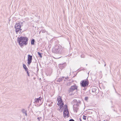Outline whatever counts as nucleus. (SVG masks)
Segmentation results:
<instances>
[{
	"mask_svg": "<svg viewBox=\"0 0 121 121\" xmlns=\"http://www.w3.org/2000/svg\"><path fill=\"white\" fill-rule=\"evenodd\" d=\"M17 42L21 47L23 46L24 45H26L28 43V39L26 37L21 36L18 37Z\"/></svg>",
	"mask_w": 121,
	"mask_h": 121,
	"instance_id": "obj_1",
	"label": "nucleus"
},
{
	"mask_svg": "<svg viewBox=\"0 0 121 121\" xmlns=\"http://www.w3.org/2000/svg\"><path fill=\"white\" fill-rule=\"evenodd\" d=\"M73 102L74 103L73 106V111L76 112H77L79 108L78 107L81 104V101L79 99L77 98L73 99L72 102Z\"/></svg>",
	"mask_w": 121,
	"mask_h": 121,
	"instance_id": "obj_2",
	"label": "nucleus"
},
{
	"mask_svg": "<svg viewBox=\"0 0 121 121\" xmlns=\"http://www.w3.org/2000/svg\"><path fill=\"white\" fill-rule=\"evenodd\" d=\"M53 52L56 54H62L63 53V50L62 48V46L60 45L55 46L54 48L52 49Z\"/></svg>",
	"mask_w": 121,
	"mask_h": 121,
	"instance_id": "obj_3",
	"label": "nucleus"
},
{
	"mask_svg": "<svg viewBox=\"0 0 121 121\" xmlns=\"http://www.w3.org/2000/svg\"><path fill=\"white\" fill-rule=\"evenodd\" d=\"M88 80L87 79L82 81L80 82V85L82 87L85 88L87 87L89 84Z\"/></svg>",
	"mask_w": 121,
	"mask_h": 121,
	"instance_id": "obj_4",
	"label": "nucleus"
},
{
	"mask_svg": "<svg viewBox=\"0 0 121 121\" xmlns=\"http://www.w3.org/2000/svg\"><path fill=\"white\" fill-rule=\"evenodd\" d=\"M77 88L78 86L75 84L71 86L68 90V93H70L71 92H72L75 90H77Z\"/></svg>",
	"mask_w": 121,
	"mask_h": 121,
	"instance_id": "obj_5",
	"label": "nucleus"
},
{
	"mask_svg": "<svg viewBox=\"0 0 121 121\" xmlns=\"http://www.w3.org/2000/svg\"><path fill=\"white\" fill-rule=\"evenodd\" d=\"M42 98L41 97H40L38 98H35V103L39 105H41L43 103V101H42Z\"/></svg>",
	"mask_w": 121,
	"mask_h": 121,
	"instance_id": "obj_6",
	"label": "nucleus"
},
{
	"mask_svg": "<svg viewBox=\"0 0 121 121\" xmlns=\"http://www.w3.org/2000/svg\"><path fill=\"white\" fill-rule=\"evenodd\" d=\"M63 114L64 117L65 118L69 117V110H64L63 111Z\"/></svg>",
	"mask_w": 121,
	"mask_h": 121,
	"instance_id": "obj_7",
	"label": "nucleus"
},
{
	"mask_svg": "<svg viewBox=\"0 0 121 121\" xmlns=\"http://www.w3.org/2000/svg\"><path fill=\"white\" fill-rule=\"evenodd\" d=\"M32 59V56L30 55V54H28V55L27 64L29 65L31 63Z\"/></svg>",
	"mask_w": 121,
	"mask_h": 121,
	"instance_id": "obj_8",
	"label": "nucleus"
},
{
	"mask_svg": "<svg viewBox=\"0 0 121 121\" xmlns=\"http://www.w3.org/2000/svg\"><path fill=\"white\" fill-rule=\"evenodd\" d=\"M98 90L99 89L98 88L96 87H93L92 89V92L95 93V95L97 94V93H98Z\"/></svg>",
	"mask_w": 121,
	"mask_h": 121,
	"instance_id": "obj_9",
	"label": "nucleus"
},
{
	"mask_svg": "<svg viewBox=\"0 0 121 121\" xmlns=\"http://www.w3.org/2000/svg\"><path fill=\"white\" fill-rule=\"evenodd\" d=\"M66 65V63H64L63 64H59L58 67L59 68L62 69L64 68Z\"/></svg>",
	"mask_w": 121,
	"mask_h": 121,
	"instance_id": "obj_10",
	"label": "nucleus"
},
{
	"mask_svg": "<svg viewBox=\"0 0 121 121\" xmlns=\"http://www.w3.org/2000/svg\"><path fill=\"white\" fill-rule=\"evenodd\" d=\"M57 100L58 102L57 104L58 106H59V105L62 102V99L61 97L60 96L58 97L57 99Z\"/></svg>",
	"mask_w": 121,
	"mask_h": 121,
	"instance_id": "obj_11",
	"label": "nucleus"
},
{
	"mask_svg": "<svg viewBox=\"0 0 121 121\" xmlns=\"http://www.w3.org/2000/svg\"><path fill=\"white\" fill-rule=\"evenodd\" d=\"M22 112L23 114H25V115L26 116H27V114L26 112L27 111L26 110H25V109H23L22 110Z\"/></svg>",
	"mask_w": 121,
	"mask_h": 121,
	"instance_id": "obj_12",
	"label": "nucleus"
},
{
	"mask_svg": "<svg viewBox=\"0 0 121 121\" xmlns=\"http://www.w3.org/2000/svg\"><path fill=\"white\" fill-rule=\"evenodd\" d=\"M22 26V25H21V24L18 25L16 26V25H15L14 28H21V27Z\"/></svg>",
	"mask_w": 121,
	"mask_h": 121,
	"instance_id": "obj_13",
	"label": "nucleus"
},
{
	"mask_svg": "<svg viewBox=\"0 0 121 121\" xmlns=\"http://www.w3.org/2000/svg\"><path fill=\"white\" fill-rule=\"evenodd\" d=\"M64 78V77H63L61 78H59L58 79L57 81L59 82H61L63 79V78Z\"/></svg>",
	"mask_w": 121,
	"mask_h": 121,
	"instance_id": "obj_14",
	"label": "nucleus"
},
{
	"mask_svg": "<svg viewBox=\"0 0 121 121\" xmlns=\"http://www.w3.org/2000/svg\"><path fill=\"white\" fill-rule=\"evenodd\" d=\"M35 40L34 39H32L31 40V45H34V44Z\"/></svg>",
	"mask_w": 121,
	"mask_h": 121,
	"instance_id": "obj_15",
	"label": "nucleus"
},
{
	"mask_svg": "<svg viewBox=\"0 0 121 121\" xmlns=\"http://www.w3.org/2000/svg\"><path fill=\"white\" fill-rule=\"evenodd\" d=\"M38 55H39V56L40 57V58H42V53H40L39 52H37Z\"/></svg>",
	"mask_w": 121,
	"mask_h": 121,
	"instance_id": "obj_16",
	"label": "nucleus"
},
{
	"mask_svg": "<svg viewBox=\"0 0 121 121\" xmlns=\"http://www.w3.org/2000/svg\"><path fill=\"white\" fill-rule=\"evenodd\" d=\"M19 28H15V31L16 33L17 34L18 33V32L19 31Z\"/></svg>",
	"mask_w": 121,
	"mask_h": 121,
	"instance_id": "obj_17",
	"label": "nucleus"
},
{
	"mask_svg": "<svg viewBox=\"0 0 121 121\" xmlns=\"http://www.w3.org/2000/svg\"><path fill=\"white\" fill-rule=\"evenodd\" d=\"M65 108H64V110H68V106L66 104H65Z\"/></svg>",
	"mask_w": 121,
	"mask_h": 121,
	"instance_id": "obj_18",
	"label": "nucleus"
},
{
	"mask_svg": "<svg viewBox=\"0 0 121 121\" xmlns=\"http://www.w3.org/2000/svg\"><path fill=\"white\" fill-rule=\"evenodd\" d=\"M58 110H59V111L60 112H62L64 110V108L63 107L62 108H61V109H59V108H58L57 109Z\"/></svg>",
	"mask_w": 121,
	"mask_h": 121,
	"instance_id": "obj_19",
	"label": "nucleus"
},
{
	"mask_svg": "<svg viewBox=\"0 0 121 121\" xmlns=\"http://www.w3.org/2000/svg\"><path fill=\"white\" fill-rule=\"evenodd\" d=\"M19 34L20 33H22V32H23V31H22V29L21 28H19Z\"/></svg>",
	"mask_w": 121,
	"mask_h": 121,
	"instance_id": "obj_20",
	"label": "nucleus"
},
{
	"mask_svg": "<svg viewBox=\"0 0 121 121\" xmlns=\"http://www.w3.org/2000/svg\"><path fill=\"white\" fill-rule=\"evenodd\" d=\"M23 68L25 69L27 68L26 65L25 64H23Z\"/></svg>",
	"mask_w": 121,
	"mask_h": 121,
	"instance_id": "obj_21",
	"label": "nucleus"
},
{
	"mask_svg": "<svg viewBox=\"0 0 121 121\" xmlns=\"http://www.w3.org/2000/svg\"><path fill=\"white\" fill-rule=\"evenodd\" d=\"M86 116H85V115H83V118L84 120H86Z\"/></svg>",
	"mask_w": 121,
	"mask_h": 121,
	"instance_id": "obj_22",
	"label": "nucleus"
},
{
	"mask_svg": "<svg viewBox=\"0 0 121 121\" xmlns=\"http://www.w3.org/2000/svg\"><path fill=\"white\" fill-rule=\"evenodd\" d=\"M26 73L27 74L28 76H30V74L29 73V71H27V72H26Z\"/></svg>",
	"mask_w": 121,
	"mask_h": 121,
	"instance_id": "obj_23",
	"label": "nucleus"
},
{
	"mask_svg": "<svg viewBox=\"0 0 121 121\" xmlns=\"http://www.w3.org/2000/svg\"><path fill=\"white\" fill-rule=\"evenodd\" d=\"M88 99V97H86L85 98V100L86 101H87Z\"/></svg>",
	"mask_w": 121,
	"mask_h": 121,
	"instance_id": "obj_24",
	"label": "nucleus"
},
{
	"mask_svg": "<svg viewBox=\"0 0 121 121\" xmlns=\"http://www.w3.org/2000/svg\"><path fill=\"white\" fill-rule=\"evenodd\" d=\"M36 65L37 66V71L38 72V71H39V68L38 67V64L37 63V64H36Z\"/></svg>",
	"mask_w": 121,
	"mask_h": 121,
	"instance_id": "obj_25",
	"label": "nucleus"
},
{
	"mask_svg": "<svg viewBox=\"0 0 121 121\" xmlns=\"http://www.w3.org/2000/svg\"><path fill=\"white\" fill-rule=\"evenodd\" d=\"M59 107H61L62 108H63L64 107L62 105L60 104L59 105Z\"/></svg>",
	"mask_w": 121,
	"mask_h": 121,
	"instance_id": "obj_26",
	"label": "nucleus"
},
{
	"mask_svg": "<svg viewBox=\"0 0 121 121\" xmlns=\"http://www.w3.org/2000/svg\"><path fill=\"white\" fill-rule=\"evenodd\" d=\"M60 104L64 107L65 105L64 104V103L62 101V102Z\"/></svg>",
	"mask_w": 121,
	"mask_h": 121,
	"instance_id": "obj_27",
	"label": "nucleus"
},
{
	"mask_svg": "<svg viewBox=\"0 0 121 121\" xmlns=\"http://www.w3.org/2000/svg\"><path fill=\"white\" fill-rule=\"evenodd\" d=\"M24 69H25V70L26 72L28 71V69L27 68H25Z\"/></svg>",
	"mask_w": 121,
	"mask_h": 121,
	"instance_id": "obj_28",
	"label": "nucleus"
},
{
	"mask_svg": "<svg viewBox=\"0 0 121 121\" xmlns=\"http://www.w3.org/2000/svg\"><path fill=\"white\" fill-rule=\"evenodd\" d=\"M41 118H42L41 117H38L37 119L39 121L40 120V118L41 119Z\"/></svg>",
	"mask_w": 121,
	"mask_h": 121,
	"instance_id": "obj_29",
	"label": "nucleus"
},
{
	"mask_svg": "<svg viewBox=\"0 0 121 121\" xmlns=\"http://www.w3.org/2000/svg\"><path fill=\"white\" fill-rule=\"evenodd\" d=\"M69 121H74V120L73 119H71L69 120Z\"/></svg>",
	"mask_w": 121,
	"mask_h": 121,
	"instance_id": "obj_30",
	"label": "nucleus"
},
{
	"mask_svg": "<svg viewBox=\"0 0 121 121\" xmlns=\"http://www.w3.org/2000/svg\"><path fill=\"white\" fill-rule=\"evenodd\" d=\"M78 121H82L81 119L80 118H79Z\"/></svg>",
	"mask_w": 121,
	"mask_h": 121,
	"instance_id": "obj_31",
	"label": "nucleus"
},
{
	"mask_svg": "<svg viewBox=\"0 0 121 121\" xmlns=\"http://www.w3.org/2000/svg\"><path fill=\"white\" fill-rule=\"evenodd\" d=\"M20 22H18V23H18V25H19V24H20Z\"/></svg>",
	"mask_w": 121,
	"mask_h": 121,
	"instance_id": "obj_32",
	"label": "nucleus"
},
{
	"mask_svg": "<svg viewBox=\"0 0 121 121\" xmlns=\"http://www.w3.org/2000/svg\"><path fill=\"white\" fill-rule=\"evenodd\" d=\"M68 78H69L68 77H67L65 78V79H68Z\"/></svg>",
	"mask_w": 121,
	"mask_h": 121,
	"instance_id": "obj_33",
	"label": "nucleus"
},
{
	"mask_svg": "<svg viewBox=\"0 0 121 121\" xmlns=\"http://www.w3.org/2000/svg\"><path fill=\"white\" fill-rule=\"evenodd\" d=\"M18 25V23H16L15 24V25H16V26Z\"/></svg>",
	"mask_w": 121,
	"mask_h": 121,
	"instance_id": "obj_34",
	"label": "nucleus"
},
{
	"mask_svg": "<svg viewBox=\"0 0 121 121\" xmlns=\"http://www.w3.org/2000/svg\"><path fill=\"white\" fill-rule=\"evenodd\" d=\"M23 22H21L20 23V24H21V25H22V24H23Z\"/></svg>",
	"mask_w": 121,
	"mask_h": 121,
	"instance_id": "obj_35",
	"label": "nucleus"
},
{
	"mask_svg": "<svg viewBox=\"0 0 121 121\" xmlns=\"http://www.w3.org/2000/svg\"><path fill=\"white\" fill-rule=\"evenodd\" d=\"M86 88H84V89H83V90H86Z\"/></svg>",
	"mask_w": 121,
	"mask_h": 121,
	"instance_id": "obj_36",
	"label": "nucleus"
},
{
	"mask_svg": "<svg viewBox=\"0 0 121 121\" xmlns=\"http://www.w3.org/2000/svg\"><path fill=\"white\" fill-rule=\"evenodd\" d=\"M62 108L61 107H59V109H61V108Z\"/></svg>",
	"mask_w": 121,
	"mask_h": 121,
	"instance_id": "obj_37",
	"label": "nucleus"
},
{
	"mask_svg": "<svg viewBox=\"0 0 121 121\" xmlns=\"http://www.w3.org/2000/svg\"><path fill=\"white\" fill-rule=\"evenodd\" d=\"M103 61L105 63V64H106V63H105V62L104 60H103Z\"/></svg>",
	"mask_w": 121,
	"mask_h": 121,
	"instance_id": "obj_38",
	"label": "nucleus"
},
{
	"mask_svg": "<svg viewBox=\"0 0 121 121\" xmlns=\"http://www.w3.org/2000/svg\"><path fill=\"white\" fill-rule=\"evenodd\" d=\"M106 65V64H105L104 65V66H105Z\"/></svg>",
	"mask_w": 121,
	"mask_h": 121,
	"instance_id": "obj_39",
	"label": "nucleus"
},
{
	"mask_svg": "<svg viewBox=\"0 0 121 121\" xmlns=\"http://www.w3.org/2000/svg\"><path fill=\"white\" fill-rule=\"evenodd\" d=\"M51 106V104H50L49 105V106Z\"/></svg>",
	"mask_w": 121,
	"mask_h": 121,
	"instance_id": "obj_40",
	"label": "nucleus"
},
{
	"mask_svg": "<svg viewBox=\"0 0 121 121\" xmlns=\"http://www.w3.org/2000/svg\"><path fill=\"white\" fill-rule=\"evenodd\" d=\"M42 32L43 33H44V31H42Z\"/></svg>",
	"mask_w": 121,
	"mask_h": 121,
	"instance_id": "obj_41",
	"label": "nucleus"
},
{
	"mask_svg": "<svg viewBox=\"0 0 121 121\" xmlns=\"http://www.w3.org/2000/svg\"><path fill=\"white\" fill-rule=\"evenodd\" d=\"M53 103V102H51V103Z\"/></svg>",
	"mask_w": 121,
	"mask_h": 121,
	"instance_id": "obj_42",
	"label": "nucleus"
},
{
	"mask_svg": "<svg viewBox=\"0 0 121 121\" xmlns=\"http://www.w3.org/2000/svg\"><path fill=\"white\" fill-rule=\"evenodd\" d=\"M114 111H115V109H114Z\"/></svg>",
	"mask_w": 121,
	"mask_h": 121,
	"instance_id": "obj_43",
	"label": "nucleus"
}]
</instances>
